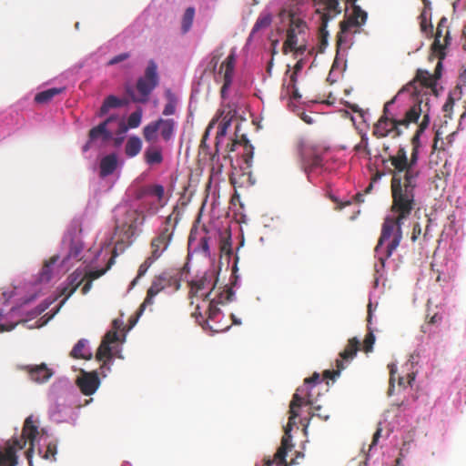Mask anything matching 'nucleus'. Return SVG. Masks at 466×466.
Wrapping results in <instances>:
<instances>
[{
    "label": "nucleus",
    "mask_w": 466,
    "mask_h": 466,
    "mask_svg": "<svg viewBox=\"0 0 466 466\" xmlns=\"http://www.w3.org/2000/svg\"><path fill=\"white\" fill-rule=\"evenodd\" d=\"M454 106V99L452 96H449L448 99L446 100L445 104L442 106V110L444 112H449L452 109Z\"/></svg>",
    "instance_id": "obj_58"
},
{
    "label": "nucleus",
    "mask_w": 466,
    "mask_h": 466,
    "mask_svg": "<svg viewBox=\"0 0 466 466\" xmlns=\"http://www.w3.org/2000/svg\"><path fill=\"white\" fill-rule=\"evenodd\" d=\"M16 463L15 448H6L5 452L0 451V466H14Z\"/></svg>",
    "instance_id": "obj_40"
},
{
    "label": "nucleus",
    "mask_w": 466,
    "mask_h": 466,
    "mask_svg": "<svg viewBox=\"0 0 466 466\" xmlns=\"http://www.w3.org/2000/svg\"><path fill=\"white\" fill-rule=\"evenodd\" d=\"M414 380H415V375H414V373H410V374H408V381H407V383H408L409 385H411V382H412Z\"/></svg>",
    "instance_id": "obj_64"
},
{
    "label": "nucleus",
    "mask_w": 466,
    "mask_h": 466,
    "mask_svg": "<svg viewBox=\"0 0 466 466\" xmlns=\"http://www.w3.org/2000/svg\"><path fill=\"white\" fill-rule=\"evenodd\" d=\"M319 382H320L319 375L315 372L310 378L305 380L304 384L306 388H299L300 390H303L300 392L303 393L305 391V395L309 392L313 394L316 384Z\"/></svg>",
    "instance_id": "obj_44"
},
{
    "label": "nucleus",
    "mask_w": 466,
    "mask_h": 466,
    "mask_svg": "<svg viewBox=\"0 0 466 466\" xmlns=\"http://www.w3.org/2000/svg\"><path fill=\"white\" fill-rule=\"evenodd\" d=\"M303 390L298 389L294 393L292 400L289 404V421L286 425V432L291 431L293 426L296 424V419L299 417V409L302 405H309L311 406L313 411L312 416H317L323 420H327L329 418V414L326 411H322V407L318 405L315 401L313 395L311 392L306 394V396H301L299 391Z\"/></svg>",
    "instance_id": "obj_7"
},
{
    "label": "nucleus",
    "mask_w": 466,
    "mask_h": 466,
    "mask_svg": "<svg viewBox=\"0 0 466 466\" xmlns=\"http://www.w3.org/2000/svg\"><path fill=\"white\" fill-rule=\"evenodd\" d=\"M290 23L287 30V37L283 43L282 52L284 55L289 53V48H294L299 42V35L304 34L307 29L305 21L300 18L295 17L293 14L289 15Z\"/></svg>",
    "instance_id": "obj_15"
},
{
    "label": "nucleus",
    "mask_w": 466,
    "mask_h": 466,
    "mask_svg": "<svg viewBox=\"0 0 466 466\" xmlns=\"http://www.w3.org/2000/svg\"><path fill=\"white\" fill-rule=\"evenodd\" d=\"M340 0H313L315 13L319 15V20L329 24L342 12L339 5Z\"/></svg>",
    "instance_id": "obj_16"
},
{
    "label": "nucleus",
    "mask_w": 466,
    "mask_h": 466,
    "mask_svg": "<svg viewBox=\"0 0 466 466\" xmlns=\"http://www.w3.org/2000/svg\"><path fill=\"white\" fill-rule=\"evenodd\" d=\"M419 159V149L412 148L410 157L408 158L410 168L407 170L406 174V182H409V185H414V189L417 187V179L420 174V171L416 167V164Z\"/></svg>",
    "instance_id": "obj_24"
},
{
    "label": "nucleus",
    "mask_w": 466,
    "mask_h": 466,
    "mask_svg": "<svg viewBox=\"0 0 466 466\" xmlns=\"http://www.w3.org/2000/svg\"><path fill=\"white\" fill-rule=\"evenodd\" d=\"M195 17V8L192 6L187 7L181 21V31L182 34H187L192 27Z\"/></svg>",
    "instance_id": "obj_37"
},
{
    "label": "nucleus",
    "mask_w": 466,
    "mask_h": 466,
    "mask_svg": "<svg viewBox=\"0 0 466 466\" xmlns=\"http://www.w3.org/2000/svg\"><path fill=\"white\" fill-rule=\"evenodd\" d=\"M175 228L176 225L172 224V216H167L156 236L152 238L150 241V255L139 266L137 276L134 279L133 284H135L137 279L143 277L148 268L167 250L173 239Z\"/></svg>",
    "instance_id": "obj_4"
},
{
    "label": "nucleus",
    "mask_w": 466,
    "mask_h": 466,
    "mask_svg": "<svg viewBox=\"0 0 466 466\" xmlns=\"http://www.w3.org/2000/svg\"><path fill=\"white\" fill-rule=\"evenodd\" d=\"M230 123H231V117H228V116H225L222 118V121L220 122V124L218 125V129L217 135L221 136V137L225 136L228 128L230 126Z\"/></svg>",
    "instance_id": "obj_49"
},
{
    "label": "nucleus",
    "mask_w": 466,
    "mask_h": 466,
    "mask_svg": "<svg viewBox=\"0 0 466 466\" xmlns=\"http://www.w3.org/2000/svg\"><path fill=\"white\" fill-rule=\"evenodd\" d=\"M130 56L129 53H122V54H119L114 57H112L109 61H108V65L109 66H113V65H116V64H118L126 59H127L128 57Z\"/></svg>",
    "instance_id": "obj_52"
},
{
    "label": "nucleus",
    "mask_w": 466,
    "mask_h": 466,
    "mask_svg": "<svg viewBox=\"0 0 466 466\" xmlns=\"http://www.w3.org/2000/svg\"><path fill=\"white\" fill-rule=\"evenodd\" d=\"M96 359L98 361L103 360L101 369L106 368L107 370H109L110 368L107 366L108 361H110L112 360V350H111L110 345L106 344V342L101 341V343L97 349L96 354Z\"/></svg>",
    "instance_id": "obj_31"
},
{
    "label": "nucleus",
    "mask_w": 466,
    "mask_h": 466,
    "mask_svg": "<svg viewBox=\"0 0 466 466\" xmlns=\"http://www.w3.org/2000/svg\"><path fill=\"white\" fill-rule=\"evenodd\" d=\"M220 57H221V54H214L211 57V60H210V66L212 67V70H216V67L220 60Z\"/></svg>",
    "instance_id": "obj_59"
},
{
    "label": "nucleus",
    "mask_w": 466,
    "mask_h": 466,
    "mask_svg": "<svg viewBox=\"0 0 466 466\" xmlns=\"http://www.w3.org/2000/svg\"><path fill=\"white\" fill-rule=\"evenodd\" d=\"M165 195V188L162 185L155 184V185H147L140 187L136 193L137 199H143L147 196H153L157 198L158 201H161Z\"/></svg>",
    "instance_id": "obj_26"
},
{
    "label": "nucleus",
    "mask_w": 466,
    "mask_h": 466,
    "mask_svg": "<svg viewBox=\"0 0 466 466\" xmlns=\"http://www.w3.org/2000/svg\"><path fill=\"white\" fill-rule=\"evenodd\" d=\"M64 87H52L42 92H39L35 96V101L38 104H46L51 101L56 96L63 93Z\"/></svg>",
    "instance_id": "obj_35"
},
{
    "label": "nucleus",
    "mask_w": 466,
    "mask_h": 466,
    "mask_svg": "<svg viewBox=\"0 0 466 466\" xmlns=\"http://www.w3.org/2000/svg\"><path fill=\"white\" fill-rule=\"evenodd\" d=\"M392 203L390 206V215L387 216L381 227V233L375 247V252L380 253L385 241L390 240L386 248L385 256L380 257L379 259L382 268L385 261L392 255L394 250L399 247L402 239L401 227L411 214L416 207L415 198L403 197H391Z\"/></svg>",
    "instance_id": "obj_1"
},
{
    "label": "nucleus",
    "mask_w": 466,
    "mask_h": 466,
    "mask_svg": "<svg viewBox=\"0 0 466 466\" xmlns=\"http://www.w3.org/2000/svg\"><path fill=\"white\" fill-rule=\"evenodd\" d=\"M19 369L25 371L29 379L36 383L46 382L54 374L53 370L49 369L45 363L19 366Z\"/></svg>",
    "instance_id": "obj_19"
},
{
    "label": "nucleus",
    "mask_w": 466,
    "mask_h": 466,
    "mask_svg": "<svg viewBox=\"0 0 466 466\" xmlns=\"http://www.w3.org/2000/svg\"><path fill=\"white\" fill-rule=\"evenodd\" d=\"M441 71H442V63L441 61H439L436 65L434 74H430L429 71L424 69H418L416 72L415 77L409 82L407 85H405L399 92L398 95H401L404 92H411L412 95L416 96V99H420L419 97V91H418V86L417 83L419 82L420 85L423 87L431 88L432 93L435 96H438L437 91V82L441 76Z\"/></svg>",
    "instance_id": "obj_8"
},
{
    "label": "nucleus",
    "mask_w": 466,
    "mask_h": 466,
    "mask_svg": "<svg viewBox=\"0 0 466 466\" xmlns=\"http://www.w3.org/2000/svg\"><path fill=\"white\" fill-rule=\"evenodd\" d=\"M37 453L40 456V458L55 461L56 460V455L57 453V442L56 441H49L46 443V449L43 450L42 448L37 449Z\"/></svg>",
    "instance_id": "obj_33"
},
{
    "label": "nucleus",
    "mask_w": 466,
    "mask_h": 466,
    "mask_svg": "<svg viewBox=\"0 0 466 466\" xmlns=\"http://www.w3.org/2000/svg\"><path fill=\"white\" fill-rule=\"evenodd\" d=\"M420 233V227L419 224H416L413 227V232H412L411 240L415 241L417 239V235H419Z\"/></svg>",
    "instance_id": "obj_63"
},
{
    "label": "nucleus",
    "mask_w": 466,
    "mask_h": 466,
    "mask_svg": "<svg viewBox=\"0 0 466 466\" xmlns=\"http://www.w3.org/2000/svg\"><path fill=\"white\" fill-rule=\"evenodd\" d=\"M300 165L303 171L310 179V174L323 167V158L320 148L316 145H308L300 142L298 146Z\"/></svg>",
    "instance_id": "obj_11"
},
{
    "label": "nucleus",
    "mask_w": 466,
    "mask_h": 466,
    "mask_svg": "<svg viewBox=\"0 0 466 466\" xmlns=\"http://www.w3.org/2000/svg\"><path fill=\"white\" fill-rule=\"evenodd\" d=\"M400 95H396L391 100L388 101L383 107V114L374 125L372 134L378 138L385 137L390 134L392 137H398L402 135L401 127L407 128L410 124L417 123L420 116L424 113L422 100L415 99L412 106L405 112L402 119H397L390 116L389 107L393 105Z\"/></svg>",
    "instance_id": "obj_2"
},
{
    "label": "nucleus",
    "mask_w": 466,
    "mask_h": 466,
    "mask_svg": "<svg viewBox=\"0 0 466 466\" xmlns=\"http://www.w3.org/2000/svg\"><path fill=\"white\" fill-rule=\"evenodd\" d=\"M76 385L84 395L90 396L94 394L100 385L97 372L81 370L80 376L76 380Z\"/></svg>",
    "instance_id": "obj_18"
},
{
    "label": "nucleus",
    "mask_w": 466,
    "mask_h": 466,
    "mask_svg": "<svg viewBox=\"0 0 466 466\" xmlns=\"http://www.w3.org/2000/svg\"><path fill=\"white\" fill-rule=\"evenodd\" d=\"M85 280H86V282L83 285L82 289H81L83 295H86L91 289L92 282H93L89 279H85Z\"/></svg>",
    "instance_id": "obj_60"
},
{
    "label": "nucleus",
    "mask_w": 466,
    "mask_h": 466,
    "mask_svg": "<svg viewBox=\"0 0 466 466\" xmlns=\"http://www.w3.org/2000/svg\"><path fill=\"white\" fill-rule=\"evenodd\" d=\"M371 303H369L368 305V334L366 335L363 342V350L365 352H370L373 349V344L375 342V336L373 334V330L370 329V323H371V318H372V311H371Z\"/></svg>",
    "instance_id": "obj_34"
},
{
    "label": "nucleus",
    "mask_w": 466,
    "mask_h": 466,
    "mask_svg": "<svg viewBox=\"0 0 466 466\" xmlns=\"http://www.w3.org/2000/svg\"><path fill=\"white\" fill-rule=\"evenodd\" d=\"M422 107L424 108V113L421 114L422 120L419 124L418 128L411 138L412 148H417V149H419L420 147V136L424 133V131L428 128V127L430 125L429 104L426 102L422 106Z\"/></svg>",
    "instance_id": "obj_23"
},
{
    "label": "nucleus",
    "mask_w": 466,
    "mask_h": 466,
    "mask_svg": "<svg viewBox=\"0 0 466 466\" xmlns=\"http://www.w3.org/2000/svg\"><path fill=\"white\" fill-rule=\"evenodd\" d=\"M427 322L429 324H438L442 320V315L439 313H434L432 316L427 315Z\"/></svg>",
    "instance_id": "obj_56"
},
{
    "label": "nucleus",
    "mask_w": 466,
    "mask_h": 466,
    "mask_svg": "<svg viewBox=\"0 0 466 466\" xmlns=\"http://www.w3.org/2000/svg\"><path fill=\"white\" fill-rule=\"evenodd\" d=\"M83 242L78 238H72L70 241L69 251L63 258L62 264L64 267H68L72 261H78L81 258L83 251Z\"/></svg>",
    "instance_id": "obj_25"
},
{
    "label": "nucleus",
    "mask_w": 466,
    "mask_h": 466,
    "mask_svg": "<svg viewBox=\"0 0 466 466\" xmlns=\"http://www.w3.org/2000/svg\"><path fill=\"white\" fill-rule=\"evenodd\" d=\"M58 256H53L48 261H46L41 270L40 279L41 281H48L51 279V266L58 261Z\"/></svg>",
    "instance_id": "obj_43"
},
{
    "label": "nucleus",
    "mask_w": 466,
    "mask_h": 466,
    "mask_svg": "<svg viewBox=\"0 0 466 466\" xmlns=\"http://www.w3.org/2000/svg\"><path fill=\"white\" fill-rule=\"evenodd\" d=\"M165 97L167 99V104L163 108L162 114L167 116H172L176 113L177 110V98L170 89H167L165 91Z\"/></svg>",
    "instance_id": "obj_36"
},
{
    "label": "nucleus",
    "mask_w": 466,
    "mask_h": 466,
    "mask_svg": "<svg viewBox=\"0 0 466 466\" xmlns=\"http://www.w3.org/2000/svg\"><path fill=\"white\" fill-rule=\"evenodd\" d=\"M141 118H142L141 111H135V112L131 113L127 118V127L129 128L137 127L141 123Z\"/></svg>",
    "instance_id": "obj_46"
},
{
    "label": "nucleus",
    "mask_w": 466,
    "mask_h": 466,
    "mask_svg": "<svg viewBox=\"0 0 466 466\" xmlns=\"http://www.w3.org/2000/svg\"><path fill=\"white\" fill-rule=\"evenodd\" d=\"M236 63L235 52L232 51L226 60L222 62L218 71L215 75V80L217 82L223 81L221 86L220 95L223 98L226 97L227 90L229 88L233 79L234 67Z\"/></svg>",
    "instance_id": "obj_14"
},
{
    "label": "nucleus",
    "mask_w": 466,
    "mask_h": 466,
    "mask_svg": "<svg viewBox=\"0 0 466 466\" xmlns=\"http://www.w3.org/2000/svg\"><path fill=\"white\" fill-rule=\"evenodd\" d=\"M307 50V46L305 44L295 46L294 48H289V52H293L294 56L297 57L298 56L303 55Z\"/></svg>",
    "instance_id": "obj_54"
},
{
    "label": "nucleus",
    "mask_w": 466,
    "mask_h": 466,
    "mask_svg": "<svg viewBox=\"0 0 466 466\" xmlns=\"http://www.w3.org/2000/svg\"><path fill=\"white\" fill-rule=\"evenodd\" d=\"M158 83L157 66L153 60H150L145 69L144 76H140L137 81L136 88L137 95H134L130 87L127 89V92L131 96L132 101L147 103L150 94L158 86Z\"/></svg>",
    "instance_id": "obj_6"
},
{
    "label": "nucleus",
    "mask_w": 466,
    "mask_h": 466,
    "mask_svg": "<svg viewBox=\"0 0 466 466\" xmlns=\"http://www.w3.org/2000/svg\"><path fill=\"white\" fill-rule=\"evenodd\" d=\"M380 434H381V429L379 428V429H377V431L373 434L372 443H371L370 447H372V446L377 444V442H378V441H379V439L380 437Z\"/></svg>",
    "instance_id": "obj_62"
},
{
    "label": "nucleus",
    "mask_w": 466,
    "mask_h": 466,
    "mask_svg": "<svg viewBox=\"0 0 466 466\" xmlns=\"http://www.w3.org/2000/svg\"><path fill=\"white\" fill-rule=\"evenodd\" d=\"M451 39L450 30L448 27V19L443 16L441 18L434 37V42L432 44V48L435 52L439 53L440 59L444 58V49L449 45Z\"/></svg>",
    "instance_id": "obj_17"
},
{
    "label": "nucleus",
    "mask_w": 466,
    "mask_h": 466,
    "mask_svg": "<svg viewBox=\"0 0 466 466\" xmlns=\"http://www.w3.org/2000/svg\"><path fill=\"white\" fill-rule=\"evenodd\" d=\"M122 106V102L119 98L115 96H108L103 105L100 107L99 116H102L106 115L110 108H116Z\"/></svg>",
    "instance_id": "obj_39"
},
{
    "label": "nucleus",
    "mask_w": 466,
    "mask_h": 466,
    "mask_svg": "<svg viewBox=\"0 0 466 466\" xmlns=\"http://www.w3.org/2000/svg\"><path fill=\"white\" fill-rule=\"evenodd\" d=\"M354 150L357 152L364 151L369 157H370L371 152L369 147V139L366 135L361 136V140L358 145L355 146Z\"/></svg>",
    "instance_id": "obj_47"
},
{
    "label": "nucleus",
    "mask_w": 466,
    "mask_h": 466,
    "mask_svg": "<svg viewBox=\"0 0 466 466\" xmlns=\"http://www.w3.org/2000/svg\"><path fill=\"white\" fill-rule=\"evenodd\" d=\"M250 179L251 177L249 173H241L240 175L233 173L229 177V181L235 189H237V187H242L245 182H248L249 185H251L252 183Z\"/></svg>",
    "instance_id": "obj_41"
},
{
    "label": "nucleus",
    "mask_w": 466,
    "mask_h": 466,
    "mask_svg": "<svg viewBox=\"0 0 466 466\" xmlns=\"http://www.w3.org/2000/svg\"><path fill=\"white\" fill-rule=\"evenodd\" d=\"M99 167L101 177L113 174L117 167V156L115 153L106 155L101 159Z\"/></svg>",
    "instance_id": "obj_28"
},
{
    "label": "nucleus",
    "mask_w": 466,
    "mask_h": 466,
    "mask_svg": "<svg viewBox=\"0 0 466 466\" xmlns=\"http://www.w3.org/2000/svg\"><path fill=\"white\" fill-rule=\"evenodd\" d=\"M328 24H324V22L320 21V25L319 27V38L321 46H326L328 45L329 32L327 30Z\"/></svg>",
    "instance_id": "obj_48"
},
{
    "label": "nucleus",
    "mask_w": 466,
    "mask_h": 466,
    "mask_svg": "<svg viewBox=\"0 0 466 466\" xmlns=\"http://www.w3.org/2000/svg\"><path fill=\"white\" fill-rule=\"evenodd\" d=\"M112 117H108L98 126L90 129L88 137L90 141L101 140L106 142L112 138V132L107 129V124L112 120Z\"/></svg>",
    "instance_id": "obj_22"
},
{
    "label": "nucleus",
    "mask_w": 466,
    "mask_h": 466,
    "mask_svg": "<svg viewBox=\"0 0 466 466\" xmlns=\"http://www.w3.org/2000/svg\"><path fill=\"white\" fill-rule=\"evenodd\" d=\"M142 149V141L137 136L129 137L125 145V153L128 157L137 156Z\"/></svg>",
    "instance_id": "obj_32"
},
{
    "label": "nucleus",
    "mask_w": 466,
    "mask_h": 466,
    "mask_svg": "<svg viewBox=\"0 0 466 466\" xmlns=\"http://www.w3.org/2000/svg\"><path fill=\"white\" fill-rule=\"evenodd\" d=\"M233 297H234V292H233L232 289L228 288V289L221 291L218 294V296L216 299V300L219 304H225V303L232 301L233 300Z\"/></svg>",
    "instance_id": "obj_45"
},
{
    "label": "nucleus",
    "mask_w": 466,
    "mask_h": 466,
    "mask_svg": "<svg viewBox=\"0 0 466 466\" xmlns=\"http://www.w3.org/2000/svg\"><path fill=\"white\" fill-rule=\"evenodd\" d=\"M203 302L207 304V309H206V314L208 315L207 320L208 319H215L216 317L218 316L220 313V309L218 307V305L219 303H218L216 299H210V297L208 298V300L203 301Z\"/></svg>",
    "instance_id": "obj_42"
},
{
    "label": "nucleus",
    "mask_w": 466,
    "mask_h": 466,
    "mask_svg": "<svg viewBox=\"0 0 466 466\" xmlns=\"http://www.w3.org/2000/svg\"><path fill=\"white\" fill-rule=\"evenodd\" d=\"M105 273L104 269L101 270H95V271H88L86 273H84L85 279H89L91 281L98 279Z\"/></svg>",
    "instance_id": "obj_53"
},
{
    "label": "nucleus",
    "mask_w": 466,
    "mask_h": 466,
    "mask_svg": "<svg viewBox=\"0 0 466 466\" xmlns=\"http://www.w3.org/2000/svg\"><path fill=\"white\" fill-rule=\"evenodd\" d=\"M87 340L81 339L74 346L70 352V356L74 359L90 360L92 358L91 351L86 348Z\"/></svg>",
    "instance_id": "obj_29"
},
{
    "label": "nucleus",
    "mask_w": 466,
    "mask_h": 466,
    "mask_svg": "<svg viewBox=\"0 0 466 466\" xmlns=\"http://www.w3.org/2000/svg\"><path fill=\"white\" fill-rule=\"evenodd\" d=\"M217 276L214 269L205 271L200 276H196L194 279L189 282L190 298H202L203 301H206L210 297L213 289L217 284Z\"/></svg>",
    "instance_id": "obj_12"
},
{
    "label": "nucleus",
    "mask_w": 466,
    "mask_h": 466,
    "mask_svg": "<svg viewBox=\"0 0 466 466\" xmlns=\"http://www.w3.org/2000/svg\"><path fill=\"white\" fill-rule=\"evenodd\" d=\"M271 22L272 16L270 14L260 15L253 25V28L251 30V35H254L257 32L260 31L261 29L268 27Z\"/></svg>",
    "instance_id": "obj_38"
},
{
    "label": "nucleus",
    "mask_w": 466,
    "mask_h": 466,
    "mask_svg": "<svg viewBox=\"0 0 466 466\" xmlns=\"http://www.w3.org/2000/svg\"><path fill=\"white\" fill-rule=\"evenodd\" d=\"M393 169L389 173L392 176L390 181L391 197L415 198L414 185L406 182L407 170L410 168L406 149L399 147L396 154L389 157Z\"/></svg>",
    "instance_id": "obj_3"
},
{
    "label": "nucleus",
    "mask_w": 466,
    "mask_h": 466,
    "mask_svg": "<svg viewBox=\"0 0 466 466\" xmlns=\"http://www.w3.org/2000/svg\"><path fill=\"white\" fill-rule=\"evenodd\" d=\"M162 148L157 145L147 147L144 152V160L149 166L160 165L163 162Z\"/></svg>",
    "instance_id": "obj_27"
},
{
    "label": "nucleus",
    "mask_w": 466,
    "mask_h": 466,
    "mask_svg": "<svg viewBox=\"0 0 466 466\" xmlns=\"http://www.w3.org/2000/svg\"><path fill=\"white\" fill-rule=\"evenodd\" d=\"M304 64H305L304 60L299 59L294 66L293 73L290 76V82H291L293 87H295V84L297 82V74L302 70Z\"/></svg>",
    "instance_id": "obj_50"
},
{
    "label": "nucleus",
    "mask_w": 466,
    "mask_h": 466,
    "mask_svg": "<svg viewBox=\"0 0 466 466\" xmlns=\"http://www.w3.org/2000/svg\"><path fill=\"white\" fill-rule=\"evenodd\" d=\"M289 431H289L288 432H289ZM289 439H290V436L289 435V433H287L285 431V436L281 440V445L278 449V451L275 454V461L278 465H283L284 463H286V456L288 453V450H289L292 446L290 444Z\"/></svg>",
    "instance_id": "obj_30"
},
{
    "label": "nucleus",
    "mask_w": 466,
    "mask_h": 466,
    "mask_svg": "<svg viewBox=\"0 0 466 466\" xmlns=\"http://www.w3.org/2000/svg\"><path fill=\"white\" fill-rule=\"evenodd\" d=\"M177 123L173 118H158L150 122L143 128V137L147 142H156L157 132L166 142L171 140L174 137Z\"/></svg>",
    "instance_id": "obj_10"
},
{
    "label": "nucleus",
    "mask_w": 466,
    "mask_h": 466,
    "mask_svg": "<svg viewBox=\"0 0 466 466\" xmlns=\"http://www.w3.org/2000/svg\"><path fill=\"white\" fill-rule=\"evenodd\" d=\"M351 4L352 12L339 23V31L337 35L338 50L349 43V35L360 33V28L366 23L368 14L361 7L356 5V2H348Z\"/></svg>",
    "instance_id": "obj_5"
},
{
    "label": "nucleus",
    "mask_w": 466,
    "mask_h": 466,
    "mask_svg": "<svg viewBox=\"0 0 466 466\" xmlns=\"http://www.w3.org/2000/svg\"><path fill=\"white\" fill-rule=\"evenodd\" d=\"M360 350V341L357 338L350 339L345 349L339 353V358L336 360V370H327L323 372L325 379L335 380L339 376L341 370L345 369L344 361L349 362L354 359Z\"/></svg>",
    "instance_id": "obj_13"
},
{
    "label": "nucleus",
    "mask_w": 466,
    "mask_h": 466,
    "mask_svg": "<svg viewBox=\"0 0 466 466\" xmlns=\"http://www.w3.org/2000/svg\"><path fill=\"white\" fill-rule=\"evenodd\" d=\"M118 339V337H117V333L116 331H108L106 333V335L104 336L102 341L103 342H106V344L108 345H111L112 343H115L116 342Z\"/></svg>",
    "instance_id": "obj_51"
},
{
    "label": "nucleus",
    "mask_w": 466,
    "mask_h": 466,
    "mask_svg": "<svg viewBox=\"0 0 466 466\" xmlns=\"http://www.w3.org/2000/svg\"><path fill=\"white\" fill-rule=\"evenodd\" d=\"M171 288L173 290H177L180 288V280L179 279L172 275L168 272H163L159 274L158 276H156L152 283L147 289V296L143 301V303L140 305L139 309L137 311V317L138 318L145 309L147 306H151L154 303V298L161 291Z\"/></svg>",
    "instance_id": "obj_9"
},
{
    "label": "nucleus",
    "mask_w": 466,
    "mask_h": 466,
    "mask_svg": "<svg viewBox=\"0 0 466 466\" xmlns=\"http://www.w3.org/2000/svg\"><path fill=\"white\" fill-rule=\"evenodd\" d=\"M420 29L423 33H427L428 32V28L431 29V31L432 30V25L430 24L428 25L427 24V18H426V15L424 13H422L420 16Z\"/></svg>",
    "instance_id": "obj_55"
},
{
    "label": "nucleus",
    "mask_w": 466,
    "mask_h": 466,
    "mask_svg": "<svg viewBox=\"0 0 466 466\" xmlns=\"http://www.w3.org/2000/svg\"><path fill=\"white\" fill-rule=\"evenodd\" d=\"M208 239H209V238L203 237V238H201L200 242H199L201 250L205 253V255L209 254Z\"/></svg>",
    "instance_id": "obj_57"
},
{
    "label": "nucleus",
    "mask_w": 466,
    "mask_h": 466,
    "mask_svg": "<svg viewBox=\"0 0 466 466\" xmlns=\"http://www.w3.org/2000/svg\"><path fill=\"white\" fill-rule=\"evenodd\" d=\"M192 316L198 320V319H201V320H204V316L202 315V312L200 311V306L197 305L196 309L194 312H192Z\"/></svg>",
    "instance_id": "obj_61"
},
{
    "label": "nucleus",
    "mask_w": 466,
    "mask_h": 466,
    "mask_svg": "<svg viewBox=\"0 0 466 466\" xmlns=\"http://www.w3.org/2000/svg\"><path fill=\"white\" fill-rule=\"evenodd\" d=\"M128 221L125 222L123 227H127L125 230L127 238L133 237L139 226H142L146 220V216L143 212L137 209L129 210L127 212Z\"/></svg>",
    "instance_id": "obj_20"
},
{
    "label": "nucleus",
    "mask_w": 466,
    "mask_h": 466,
    "mask_svg": "<svg viewBox=\"0 0 466 466\" xmlns=\"http://www.w3.org/2000/svg\"><path fill=\"white\" fill-rule=\"evenodd\" d=\"M84 280V273L79 269L68 276L66 285L61 290V295L65 296L63 303L78 289Z\"/></svg>",
    "instance_id": "obj_21"
}]
</instances>
